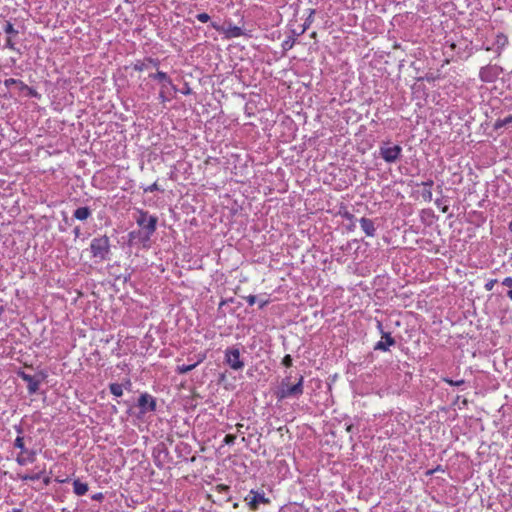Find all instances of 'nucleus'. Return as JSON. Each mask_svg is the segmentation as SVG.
Segmentation results:
<instances>
[{"label":"nucleus","mask_w":512,"mask_h":512,"mask_svg":"<svg viewBox=\"0 0 512 512\" xmlns=\"http://www.w3.org/2000/svg\"><path fill=\"white\" fill-rule=\"evenodd\" d=\"M150 77L153 78V79H157V80L163 81L166 84L172 85V82H171L170 78L164 72L158 71L155 74H151Z\"/></svg>","instance_id":"nucleus-17"},{"label":"nucleus","mask_w":512,"mask_h":512,"mask_svg":"<svg viewBox=\"0 0 512 512\" xmlns=\"http://www.w3.org/2000/svg\"><path fill=\"white\" fill-rule=\"evenodd\" d=\"M223 305H224V299H221V301L219 302V307L221 308Z\"/></svg>","instance_id":"nucleus-43"},{"label":"nucleus","mask_w":512,"mask_h":512,"mask_svg":"<svg viewBox=\"0 0 512 512\" xmlns=\"http://www.w3.org/2000/svg\"><path fill=\"white\" fill-rule=\"evenodd\" d=\"M435 203H436L437 206H440L441 205V200L437 199Z\"/></svg>","instance_id":"nucleus-44"},{"label":"nucleus","mask_w":512,"mask_h":512,"mask_svg":"<svg viewBox=\"0 0 512 512\" xmlns=\"http://www.w3.org/2000/svg\"><path fill=\"white\" fill-rule=\"evenodd\" d=\"M402 153L400 145H391L390 142H384L379 148L381 158L387 163L396 162Z\"/></svg>","instance_id":"nucleus-3"},{"label":"nucleus","mask_w":512,"mask_h":512,"mask_svg":"<svg viewBox=\"0 0 512 512\" xmlns=\"http://www.w3.org/2000/svg\"><path fill=\"white\" fill-rule=\"evenodd\" d=\"M109 389H110V392H111L114 396H116V397H120V396H122V394H123V388H122V385H121V384H118V383H112V384H110Z\"/></svg>","instance_id":"nucleus-18"},{"label":"nucleus","mask_w":512,"mask_h":512,"mask_svg":"<svg viewBox=\"0 0 512 512\" xmlns=\"http://www.w3.org/2000/svg\"><path fill=\"white\" fill-rule=\"evenodd\" d=\"M378 327L382 328V324L380 322H378Z\"/></svg>","instance_id":"nucleus-49"},{"label":"nucleus","mask_w":512,"mask_h":512,"mask_svg":"<svg viewBox=\"0 0 512 512\" xmlns=\"http://www.w3.org/2000/svg\"><path fill=\"white\" fill-rule=\"evenodd\" d=\"M504 126H506V124H504L503 119L497 120L495 125H494L495 129H499V128H502Z\"/></svg>","instance_id":"nucleus-30"},{"label":"nucleus","mask_w":512,"mask_h":512,"mask_svg":"<svg viewBox=\"0 0 512 512\" xmlns=\"http://www.w3.org/2000/svg\"><path fill=\"white\" fill-rule=\"evenodd\" d=\"M243 34V27L232 26L231 24L226 27V38L238 37Z\"/></svg>","instance_id":"nucleus-13"},{"label":"nucleus","mask_w":512,"mask_h":512,"mask_svg":"<svg viewBox=\"0 0 512 512\" xmlns=\"http://www.w3.org/2000/svg\"><path fill=\"white\" fill-rule=\"evenodd\" d=\"M197 18L201 22H206L209 19V16L206 13H201L197 15Z\"/></svg>","instance_id":"nucleus-28"},{"label":"nucleus","mask_w":512,"mask_h":512,"mask_svg":"<svg viewBox=\"0 0 512 512\" xmlns=\"http://www.w3.org/2000/svg\"><path fill=\"white\" fill-rule=\"evenodd\" d=\"M17 83H20L22 84L24 87H26V85H24L21 81L19 80H16V79H13V78H9V79H6L4 81V85L9 88L10 86L14 85V84H17Z\"/></svg>","instance_id":"nucleus-21"},{"label":"nucleus","mask_w":512,"mask_h":512,"mask_svg":"<svg viewBox=\"0 0 512 512\" xmlns=\"http://www.w3.org/2000/svg\"><path fill=\"white\" fill-rule=\"evenodd\" d=\"M504 124L508 125L512 123V115H509L503 119Z\"/></svg>","instance_id":"nucleus-38"},{"label":"nucleus","mask_w":512,"mask_h":512,"mask_svg":"<svg viewBox=\"0 0 512 512\" xmlns=\"http://www.w3.org/2000/svg\"><path fill=\"white\" fill-rule=\"evenodd\" d=\"M138 405L142 409L143 412L154 411L156 409V402H155L154 398L147 393L142 394L139 397Z\"/></svg>","instance_id":"nucleus-10"},{"label":"nucleus","mask_w":512,"mask_h":512,"mask_svg":"<svg viewBox=\"0 0 512 512\" xmlns=\"http://www.w3.org/2000/svg\"><path fill=\"white\" fill-rule=\"evenodd\" d=\"M104 498V495L102 493H96L92 496V499L95 501H101Z\"/></svg>","instance_id":"nucleus-31"},{"label":"nucleus","mask_w":512,"mask_h":512,"mask_svg":"<svg viewBox=\"0 0 512 512\" xmlns=\"http://www.w3.org/2000/svg\"><path fill=\"white\" fill-rule=\"evenodd\" d=\"M91 253L93 257L100 260H105L110 251L109 238L107 236H101L94 238L90 245Z\"/></svg>","instance_id":"nucleus-2"},{"label":"nucleus","mask_w":512,"mask_h":512,"mask_svg":"<svg viewBox=\"0 0 512 512\" xmlns=\"http://www.w3.org/2000/svg\"><path fill=\"white\" fill-rule=\"evenodd\" d=\"M502 284L506 287H512V277H506L503 281H502Z\"/></svg>","instance_id":"nucleus-29"},{"label":"nucleus","mask_w":512,"mask_h":512,"mask_svg":"<svg viewBox=\"0 0 512 512\" xmlns=\"http://www.w3.org/2000/svg\"><path fill=\"white\" fill-rule=\"evenodd\" d=\"M433 184H434V182L431 179H429V180H427L425 182H422V186L428 187V188H431L433 186Z\"/></svg>","instance_id":"nucleus-33"},{"label":"nucleus","mask_w":512,"mask_h":512,"mask_svg":"<svg viewBox=\"0 0 512 512\" xmlns=\"http://www.w3.org/2000/svg\"><path fill=\"white\" fill-rule=\"evenodd\" d=\"M19 376L27 382V389L30 394H34L39 389V384L43 379L42 375L31 376L25 372H20Z\"/></svg>","instance_id":"nucleus-8"},{"label":"nucleus","mask_w":512,"mask_h":512,"mask_svg":"<svg viewBox=\"0 0 512 512\" xmlns=\"http://www.w3.org/2000/svg\"><path fill=\"white\" fill-rule=\"evenodd\" d=\"M422 197L426 201L432 200V192H431L430 188L423 191Z\"/></svg>","instance_id":"nucleus-22"},{"label":"nucleus","mask_w":512,"mask_h":512,"mask_svg":"<svg viewBox=\"0 0 512 512\" xmlns=\"http://www.w3.org/2000/svg\"><path fill=\"white\" fill-rule=\"evenodd\" d=\"M282 364L285 367H290L292 365V358H291V356L290 355L284 356V358L282 360Z\"/></svg>","instance_id":"nucleus-24"},{"label":"nucleus","mask_w":512,"mask_h":512,"mask_svg":"<svg viewBox=\"0 0 512 512\" xmlns=\"http://www.w3.org/2000/svg\"><path fill=\"white\" fill-rule=\"evenodd\" d=\"M247 155L245 153H231L229 158H226V169H230L235 175L242 174L243 169L246 167Z\"/></svg>","instance_id":"nucleus-4"},{"label":"nucleus","mask_w":512,"mask_h":512,"mask_svg":"<svg viewBox=\"0 0 512 512\" xmlns=\"http://www.w3.org/2000/svg\"><path fill=\"white\" fill-rule=\"evenodd\" d=\"M497 283L496 279H491L485 284V289L487 291H491L494 287V285Z\"/></svg>","instance_id":"nucleus-25"},{"label":"nucleus","mask_w":512,"mask_h":512,"mask_svg":"<svg viewBox=\"0 0 512 512\" xmlns=\"http://www.w3.org/2000/svg\"><path fill=\"white\" fill-rule=\"evenodd\" d=\"M292 46H293V42H290L289 40L285 41L283 44V47L285 49H290V48H292Z\"/></svg>","instance_id":"nucleus-37"},{"label":"nucleus","mask_w":512,"mask_h":512,"mask_svg":"<svg viewBox=\"0 0 512 512\" xmlns=\"http://www.w3.org/2000/svg\"><path fill=\"white\" fill-rule=\"evenodd\" d=\"M445 381L447 383H449L450 385H453V386H460V385L464 384V380L463 379L458 380V381H453L451 379H445Z\"/></svg>","instance_id":"nucleus-27"},{"label":"nucleus","mask_w":512,"mask_h":512,"mask_svg":"<svg viewBox=\"0 0 512 512\" xmlns=\"http://www.w3.org/2000/svg\"><path fill=\"white\" fill-rule=\"evenodd\" d=\"M360 226L367 236L373 237L375 235V226L371 219L362 217L360 220Z\"/></svg>","instance_id":"nucleus-12"},{"label":"nucleus","mask_w":512,"mask_h":512,"mask_svg":"<svg viewBox=\"0 0 512 512\" xmlns=\"http://www.w3.org/2000/svg\"><path fill=\"white\" fill-rule=\"evenodd\" d=\"M6 46L9 47L10 49H14V42L12 41V38L11 37H8L7 38V41H6Z\"/></svg>","instance_id":"nucleus-32"},{"label":"nucleus","mask_w":512,"mask_h":512,"mask_svg":"<svg viewBox=\"0 0 512 512\" xmlns=\"http://www.w3.org/2000/svg\"><path fill=\"white\" fill-rule=\"evenodd\" d=\"M4 32L10 36L18 34V31L14 29L13 25L10 22H6L4 26Z\"/></svg>","instance_id":"nucleus-19"},{"label":"nucleus","mask_w":512,"mask_h":512,"mask_svg":"<svg viewBox=\"0 0 512 512\" xmlns=\"http://www.w3.org/2000/svg\"><path fill=\"white\" fill-rule=\"evenodd\" d=\"M73 490L76 495L82 496L88 491V485L80 480H75L73 482Z\"/></svg>","instance_id":"nucleus-14"},{"label":"nucleus","mask_w":512,"mask_h":512,"mask_svg":"<svg viewBox=\"0 0 512 512\" xmlns=\"http://www.w3.org/2000/svg\"><path fill=\"white\" fill-rule=\"evenodd\" d=\"M199 362H195L193 364H182V365H177V368H176V371L179 373V374H185V373H188L189 371L193 370L197 365H198Z\"/></svg>","instance_id":"nucleus-16"},{"label":"nucleus","mask_w":512,"mask_h":512,"mask_svg":"<svg viewBox=\"0 0 512 512\" xmlns=\"http://www.w3.org/2000/svg\"><path fill=\"white\" fill-rule=\"evenodd\" d=\"M14 446H15L16 448L21 449L23 453H25V452H26L25 447H24V439H23V437L18 436V437L15 439Z\"/></svg>","instance_id":"nucleus-20"},{"label":"nucleus","mask_w":512,"mask_h":512,"mask_svg":"<svg viewBox=\"0 0 512 512\" xmlns=\"http://www.w3.org/2000/svg\"><path fill=\"white\" fill-rule=\"evenodd\" d=\"M91 215V210L88 207H79L74 211V217L78 220H86Z\"/></svg>","instance_id":"nucleus-15"},{"label":"nucleus","mask_w":512,"mask_h":512,"mask_svg":"<svg viewBox=\"0 0 512 512\" xmlns=\"http://www.w3.org/2000/svg\"><path fill=\"white\" fill-rule=\"evenodd\" d=\"M226 364L234 370H241L244 367V358L238 348H231L226 351Z\"/></svg>","instance_id":"nucleus-5"},{"label":"nucleus","mask_w":512,"mask_h":512,"mask_svg":"<svg viewBox=\"0 0 512 512\" xmlns=\"http://www.w3.org/2000/svg\"><path fill=\"white\" fill-rule=\"evenodd\" d=\"M74 234H75V236H76V237H78V236H79V234H80V228H79V227H76V228L74 229Z\"/></svg>","instance_id":"nucleus-40"},{"label":"nucleus","mask_w":512,"mask_h":512,"mask_svg":"<svg viewBox=\"0 0 512 512\" xmlns=\"http://www.w3.org/2000/svg\"><path fill=\"white\" fill-rule=\"evenodd\" d=\"M144 67H145V64H144V63H142V64H140V65H138V64H136V65H135V69H137V70H143V69H144Z\"/></svg>","instance_id":"nucleus-39"},{"label":"nucleus","mask_w":512,"mask_h":512,"mask_svg":"<svg viewBox=\"0 0 512 512\" xmlns=\"http://www.w3.org/2000/svg\"><path fill=\"white\" fill-rule=\"evenodd\" d=\"M27 461L32 462L33 461V457H29V458L22 457V456H18L17 457V462L20 465H25L27 463Z\"/></svg>","instance_id":"nucleus-23"},{"label":"nucleus","mask_w":512,"mask_h":512,"mask_svg":"<svg viewBox=\"0 0 512 512\" xmlns=\"http://www.w3.org/2000/svg\"><path fill=\"white\" fill-rule=\"evenodd\" d=\"M501 72L502 69L497 65H487L480 69L479 77L483 82H493Z\"/></svg>","instance_id":"nucleus-7"},{"label":"nucleus","mask_w":512,"mask_h":512,"mask_svg":"<svg viewBox=\"0 0 512 512\" xmlns=\"http://www.w3.org/2000/svg\"><path fill=\"white\" fill-rule=\"evenodd\" d=\"M219 378L220 380L224 379V374H220Z\"/></svg>","instance_id":"nucleus-47"},{"label":"nucleus","mask_w":512,"mask_h":512,"mask_svg":"<svg viewBox=\"0 0 512 512\" xmlns=\"http://www.w3.org/2000/svg\"><path fill=\"white\" fill-rule=\"evenodd\" d=\"M157 218L148 216L146 212H142L137 218V224L148 230V233H153L156 229Z\"/></svg>","instance_id":"nucleus-9"},{"label":"nucleus","mask_w":512,"mask_h":512,"mask_svg":"<svg viewBox=\"0 0 512 512\" xmlns=\"http://www.w3.org/2000/svg\"><path fill=\"white\" fill-rule=\"evenodd\" d=\"M236 436L231 433H226V445L234 443Z\"/></svg>","instance_id":"nucleus-26"},{"label":"nucleus","mask_w":512,"mask_h":512,"mask_svg":"<svg viewBox=\"0 0 512 512\" xmlns=\"http://www.w3.org/2000/svg\"><path fill=\"white\" fill-rule=\"evenodd\" d=\"M247 300H248V303H249L250 305H253V304L256 302V296H254V295H250V296L247 298Z\"/></svg>","instance_id":"nucleus-36"},{"label":"nucleus","mask_w":512,"mask_h":512,"mask_svg":"<svg viewBox=\"0 0 512 512\" xmlns=\"http://www.w3.org/2000/svg\"><path fill=\"white\" fill-rule=\"evenodd\" d=\"M154 190H158V186L156 183L152 184L151 186L145 189L146 192H153Z\"/></svg>","instance_id":"nucleus-34"},{"label":"nucleus","mask_w":512,"mask_h":512,"mask_svg":"<svg viewBox=\"0 0 512 512\" xmlns=\"http://www.w3.org/2000/svg\"><path fill=\"white\" fill-rule=\"evenodd\" d=\"M509 229L512 231V221L509 224Z\"/></svg>","instance_id":"nucleus-48"},{"label":"nucleus","mask_w":512,"mask_h":512,"mask_svg":"<svg viewBox=\"0 0 512 512\" xmlns=\"http://www.w3.org/2000/svg\"><path fill=\"white\" fill-rule=\"evenodd\" d=\"M382 334V340L375 345V350L388 351L389 347L395 344V340L390 333L382 332Z\"/></svg>","instance_id":"nucleus-11"},{"label":"nucleus","mask_w":512,"mask_h":512,"mask_svg":"<svg viewBox=\"0 0 512 512\" xmlns=\"http://www.w3.org/2000/svg\"><path fill=\"white\" fill-rule=\"evenodd\" d=\"M39 478H40V475H39V474H36V475H34V476H33V475H30V476H24V477H23V479H24V480H28V479H29V480H37V479H39Z\"/></svg>","instance_id":"nucleus-35"},{"label":"nucleus","mask_w":512,"mask_h":512,"mask_svg":"<svg viewBox=\"0 0 512 512\" xmlns=\"http://www.w3.org/2000/svg\"><path fill=\"white\" fill-rule=\"evenodd\" d=\"M447 210H448V207H447V206H444V207L442 208V212H444V213H445V212H447Z\"/></svg>","instance_id":"nucleus-45"},{"label":"nucleus","mask_w":512,"mask_h":512,"mask_svg":"<svg viewBox=\"0 0 512 512\" xmlns=\"http://www.w3.org/2000/svg\"><path fill=\"white\" fill-rule=\"evenodd\" d=\"M231 81H233L235 78H237V75H231L230 77H228Z\"/></svg>","instance_id":"nucleus-42"},{"label":"nucleus","mask_w":512,"mask_h":512,"mask_svg":"<svg viewBox=\"0 0 512 512\" xmlns=\"http://www.w3.org/2000/svg\"><path fill=\"white\" fill-rule=\"evenodd\" d=\"M352 428H353L352 425L347 426V431L350 432L352 430Z\"/></svg>","instance_id":"nucleus-46"},{"label":"nucleus","mask_w":512,"mask_h":512,"mask_svg":"<svg viewBox=\"0 0 512 512\" xmlns=\"http://www.w3.org/2000/svg\"><path fill=\"white\" fill-rule=\"evenodd\" d=\"M245 502L252 510H256L259 504H267L269 503V499L265 497L263 492H258L251 490L249 494L245 497Z\"/></svg>","instance_id":"nucleus-6"},{"label":"nucleus","mask_w":512,"mask_h":512,"mask_svg":"<svg viewBox=\"0 0 512 512\" xmlns=\"http://www.w3.org/2000/svg\"><path fill=\"white\" fill-rule=\"evenodd\" d=\"M507 295L512 300V289L508 291Z\"/></svg>","instance_id":"nucleus-41"},{"label":"nucleus","mask_w":512,"mask_h":512,"mask_svg":"<svg viewBox=\"0 0 512 512\" xmlns=\"http://www.w3.org/2000/svg\"><path fill=\"white\" fill-rule=\"evenodd\" d=\"M303 376H300L298 382L294 385H289L288 379H284L276 393L278 399H285L288 397H298L303 394Z\"/></svg>","instance_id":"nucleus-1"}]
</instances>
